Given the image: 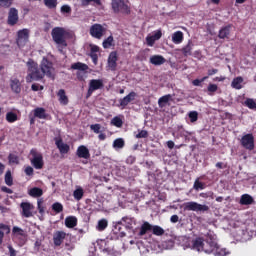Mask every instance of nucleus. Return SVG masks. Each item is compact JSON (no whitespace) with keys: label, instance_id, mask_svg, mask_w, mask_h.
Here are the masks:
<instances>
[{"label":"nucleus","instance_id":"1","mask_svg":"<svg viewBox=\"0 0 256 256\" xmlns=\"http://www.w3.org/2000/svg\"><path fill=\"white\" fill-rule=\"evenodd\" d=\"M26 65L28 67L27 83H31V81H41V79L45 77L43 70H41V67L39 68V64L34 62L33 59H29Z\"/></svg>","mask_w":256,"mask_h":256},{"label":"nucleus","instance_id":"2","mask_svg":"<svg viewBox=\"0 0 256 256\" xmlns=\"http://www.w3.org/2000/svg\"><path fill=\"white\" fill-rule=\"evenodd\" d=\"M65 28L55 27L52 29V39L58 46V50L63 53L65 47H67V40L65 39Z\"/></svg>","mask_w":256,"mask_h":256},{"label":"nucleus","instance_id":"3","mask_svg":"<svg viewBox=\"0 0 256 256\" xmlns=\"http://www.w3.org/2000/svg\"><path fill=\"white\" fill-rule=\"evenodd\" d=\"M217 235L212 231H209L206 234L205 242H204V253H214L215 249H217Z\"/></svg>","mask_w":256,"mask_h":256},{"label":"nucleus","instance_id":"4","mask_svg":"<svg viewBox=\"0 0 256 256\" xmlns=\"http://www.w3.org/2000/svg\"><path fill=\"white\" fill-rule=\"evenodd\" d=\"M30 163L34 169L41 170L45 167V161L43 160V154L37 149L33 148L30 150Z\"/></svg>","mask_w":256,"mask_h":256},{"label":"nucleus","instance_id":"5","mask_svg":"<svg viewBox=\"0 0 256 256\" xmlns=\"http://www.w3.org/2000/svg\"><path fill=\"white\" fill-rule=\"evenodd\" d=\"M40 69L44 76L49 77V79H55V67H53V62L49 61L47 58H43L40 63Z\"/></svg>","mask_w":256,"mask_h":256},{"label":"nucleus","instance_id":"6","mask_svg":"<svg viewBox=\"0 0 256 256\" xmlns=\"http://www.w3.org/2000/svg\"><path fill=\"white\" fill-rule=\"evenodd\" d=\"M111 7L114 13H123L124 15L131 13V8L125 3V0H114Z\"/></svg>","mask_w":256,"mask_h":256},{"label":"nucleus","instance_id":"7","mask_svg":"<svg viewBox=\"0 0 256 256\" xmlns=\"http://www.w3.org/2000/svg\"><path fill=\"white\" fill-rule=\"evenodd\" d=\"M184 211H196L200 213H205L209 211V206L190 201L184 204Z\"/></svg>","mask_w":256,"mask_h":256},{"label":"nucleus","instance_id":"8","mask_svg":"<svg viewBox=\"0 0 256 256\" xmlns=\"http://www.w3.org/2000/svg\"><path fill=\"white\" fill-rule=\"evenodd\" d=\"M107 33V28L103 27L101 24H93L90 27V35L94 39H103V36Z\"/></svg>","mask_w":256,"mask_h":256},{"label":"nucleus","instance_id":"9","mask_svg":"<svg viewBox=\"0 0 256 256\" xmlns=\"http://www.w3.org/2000/svg\"><path fill=\"white\" fill-rule=\"evenodd\" d=\"M240 145H242L244 149H247V151H253V149H255V136H253V134L242 136Z\"/></svg>","mask_w":256,"mask_h":256},{"label":"nucleus","instance_id":"10","mask_svg":"<svg viewBox=\"0 0 256 256\" xmlns=\"http://www.w3.org/2000/svg\"><path fill=\"white\" fill-rule=\"evenodd\" d=\"M104 84L103 81L101 79H92L89 82V88L86 94V99H89V97H91V95H93V93H95V91H98V89H103Z\"/></svg>","mask_w":256,"mask_h":256},{"label":"nucleus","instance_id":"11","mask_svg":"<svg viewBox=\"0 0 256 256\" xmlns=\"http://www.w3.org/2000/svg\"><path fill=\"white\" fill-rule=\"evenodd\" d=\"M29 41V29H22L17 32V39L16 43L18 47H25L27 45V42Z\"/></svg>","mask_w":256,"mask_h":256},{"label":"nucleus","instance_id":"12","mask_svg":"<svg viewBox=\"0 0 256 256\" xmlns=\"http://www.w3.org/2000/svg\"><path fill=\"white\" fill-rule=\"evenodd\" d=\"M20 209L22 217L25 219H29L30 217H33V210L35 209V206L31 204V202H22L20 203Z\"/></svg>","mask_w":256,"mask_h":256},{"label":"nucleus","instance_id":"13","mask_svg":"<svg viewBox=\"0 0 256 256\" xmlns=\"http://www.w3.org/2000/svg\"><path fill=\"white\" fill-rule=\"evenodd\" d=\"M7 23L11 27H14V25L19 23V11L16 8H10Z\"/></svg>","mask_w":256,"mask_h":256},{"label":"nucleus","instance_id":"14","mask_svg":"<svg viewBox=\"0 0 256 256\" xmlns=\"http://www.w3.org/2000/svg\"><path fill=\"white\" fill-rule=\"evenodd\" d=\"M66 237H67V233H65V231H59V230L55 231L53 234L54 247H61Z\"/></svg>","mask_w":256,"mask_h":256},{"label":"nucleus","instance_id":"15","mask_svg":"<svg viewBox=\"0 0 256 256\" xmlns=\"http://www.w3.org/2000/svg\"><path fill=\"white\" fill-rule=\"evenodd\" d=\"M137 98V93L135 91L130 92L128 95H126L124 98H121L119 100V104L121 109H125L129 103L135 101Z\"/></svg>","mask_w":256,"mask_h":256},{"label":"nucleus","instance_id":"16","mask_svg":"<svg viewBox=\"0 0 256 256\" xmlns=\"http://www.w3.org/2000/svg\"><path fill=\"white\" fill-rule=\"evenodd\" d=\"M98 245H100V249L102 250V253L104 255L114 256L115 253H117V251H115V248L113 246H109V244L105 240H101Z\"/></svg>","mask_w":256,"mask_h":256},{"label":"nucleus","instance_id":"17","mask_svg":"<svg viewBox=\"0 0 256 256\" xmlns=\"http://www.w3.org/2000/svg\"><path fill=\"white\" fill-rule=\"evenodd\" d=\"M117 51H113L108 56V67L111 71H117V61H118Z\"/></svg>","mask_w":256,"mask_h":256},{"label":"nucleus","instance_id":"18","mask_svg":"<svg viewBox=\"0 0 256 256\" xmlns=\"http://www.w3.org/2000/svg\"><path fill=\"white\" fill-rule=\"evenodd\" d=\"M163 37V32L161 30H157L152 36L146 37V43L148 47H153L155 45V41H159Z\"/></svg>","mask_w":256,"mask_h":256},{"label":"nucleus","instance_id":"19","mask_svg":"<svg viewBox=\"0 0 256 256\" xmlns=\"http://www.w3.org/2000/svg\"><path fill=\"white\" fill-rule=\"evenodd\" d=\"M55 145L57 149H59V152L61 155H67L69 151L71 150V147L68 144L63 143V139H56Z\"/></svg>","mask_w":256,"mask_h":256},{"label":"nucleus","instance_id":"20","mask_svg":"<svg viewBox=\"0 0 256 256\" xmlns=\"http://www.w3.org/2000/svg\"><path fill=\"white\" fill-rule=\"evenodd\" d=\"M76 155L79 159H89L91 157V153L89 152V148L86 146H79L76 150Z\"/></svg>","mask_w":256,"mask_h":256},{"label":"nucleus","instance_id":"21","mask_svg":"<svg viewBox=\"0 0 256 256\" xmlns=\"http://www.w3.org/2000/svg\"><path fill=\"white\" fill-rule=\"evenodd\" d=\"M233 28V24H228L226 26H223L218 33L219 39H229V36L231 35V29Z\"/></svg>","mask_w":256,"mask_h":256},{"label":"nucleus","instance_id":"22","mask_svg":"<svg viewBox=\"0 0 256 256\" xmlns=\"http://www.w3.org/2000/svg\"><path fill=\"white\" fill-rule=\"evenodd\" d=\"M192 249L195 251H205V239L197 237L192 240Z\"/></svg>","mask_w":256,"mask_h":256},{"label":"nucleus","instance_id":"23","mask_svg":"<svg viewBox=\"0 0 256 256\" xmlns=\"http://www.w3.org/2000/svg\"><path fill=\"white\" fill-rule=\"evenodd\" d=\"M11 233V226L0 223V245H3V239H5V235H9Z\"/></svg>","mask_w":256,"mask_h":256},{"label":"nucleus","instance_id":"24","mask_svg":"<svg viewBox=\"0 0 256 256\" xmlns=\"http://www.w3.org/2000/svg\"><path fill=\"white\" fill-rule=\"evenodd\" d=\"M166 62L167 60L162 55H153L150 57L151 65H155L156 67L160 65H165Z\"/></svg>","mask_w":256,"mask_h":256},{"label":"nucleus","instance_id":"25","mask_svg":"<svg viewBox=\"0 0 256 256\" xmlns=\"http://www.w3.org/2000/svg\"><path fill=\"white\" fill-rule=\"evenodd\" d=\"M10 87L13 93H16L17 95L21 93V82L19 81V79L15 78L10 80Z\"/></svg>","mask_w":256,"mask_h":256},{"label":"nucleus","instance_id":"26","mask_svg":"<svg viewBox=\"0 0 256 256\" xmlns=\"http://www.w3.org/2000/svg\"><path fill=\"white\" fill-rule=\"evenodd\" d=\"M77 223H78V220H77V217L75 216H67L65 218V226L68 229H73L74 227H77Z\"/></svg>","mask_w":256,"mask_h":256},{"label":"nucleus","instance_id":"27","mask_svg":"<svg viewBox=\"0 0 256 256\" xmlns=\"http://www.w3.org/2000/svg\"><path fill=\"white\" fill-rule=\"evenodd\" d=\"M57 95L59 97L58 101L60 105H69V97H67L64 89H60Z\"/></svg>","mask_w":256,"mask_h":256},{"label":"nucleus","instance_id":"28","mask_svg":"<svg viewBox=\"0 0 256 256\" xmlns=\"http://www.w3.org/2000/svg\"><path fill=\"white\" fill-rule=\"evenodd\" d=\"M34 117L37 119H47V112L45 111V108L37 107L33 110Z\"/></svg>","mask_w":256,"mask_h":256},{"label":"nucleus","instance_id":"29","mask_svg":"<svg viewBox=\"0 0 256 256\" xmlns=\"http://www.w3.org/2000/svg\"><path fill=\"white\" fill-rule=\"evenodd\" d=\"M255 200L249 194H243L240 198V205H253Z\"/></svg>","mask_w":256,"mask_h":256},{"label":"nucleus","instance_id":"30","mask_svg":"<svg viewBox=\"0 0 256 256\" xmlns=\"http://www.w3.org/2000/svg\"><path fill=\"white\" fill-rule=\"evenodd\" d=\"M192 51H193V41L189 40L187 45L181 49V53L184 55V57H189L190 55H192Z\"/></svg>","mask_w":256,"mask_h":256},{"label":"nucleus","instance_id":"31","mask_svg":"<svg viewBox=\"0 0 256 256\" xmlns=\"http://www.w3.org/2000/svg\"><path fill=\"white\" fill-rule=\"evenodd\" d=\"M28 195H30V197H33L34 199H37L38 197H42L43 196V189H41L39 187L31 188L28 191Z\"/></svg>","mask_w":256,"mask_h":256},{"label":"nucleus","instance_id":"32","mask_svg":"<svg viewBox=\"0 0 256 256\" xmlns=\"http://www.w3.org/2000/svg\"><path fill=\"white\" fill-rule=\"evenodd\" d=\"M183 39H184V36H183V32L181 31H176L172 35V41L173 43H175V45H179L183 43Z\"/></svg>","mask_w":256,"mask_h":256},{"label":"nucleus","instance_id":"33","mask_svg":"<svg viewBox=\"0 0 256 256\" xmlns=\"http://www.w3.org/2000/svg\"><path fill=\"white\" fill-rule=\"evenodd\" d=\"M152 229H153V226L150 225L149 222H144L140 228V232H139L140 237H143V235H147V232L152 231Z\"/></svg>","mask_w":256,"mask_h":256},{"label":"nucleus","instance_id":"34","mask_svg":"<svg viewBox=\"0 0 256 256\" xmlns=\"http://www.w3.org/2000/svg\"><path fill=\"white\" fill-rule=\"evenodd\" d=\"M71 69H73L74 71H87V69H89V66L81 62H76L71 65Z\"/></svg>","mask_w":256,"mask_h":256},{"label":"nucleus","instance_id":"35","mask_svg":"<svg viewBox=\"0 0 256 256\" xmlns=\"http://www.w3.org/2000/svg\"><path fill=\"white\" fill-rule=\"evenodd\" d=\"M107 227H109V221H107L105 218H102L98 221L96 229L97 231H105Z\"/></svg>","mask_w":256,"mask_h":256},{"label":"nucleus","instance_id":"36","mask_svg":"<svg viewBox=\"0 0 256 256\" xmlns=\"http://www.w3.org/2000/svg\"><path fill=\"white\" fill-rule=\"evenodd\" d=\"M12 235H14V237H25V230H23L22 228H19V226H14L12 228Z\"/></svg>","mask_w":256,"mask_h":256},{"label":"nucleus","instance_id":"37","mask_svg":"<svg viewBox=\"0 0 256 256\" xmlns=\"http://www.w3.org/2000/svg\"><path fill=\"white\" fill-rule=\"evenodd\" d=\"M120 221H122V225L126 227V229H133V218L125 216Z\"/></svg>","mask_w":256,"mask_h":256},{"label":"nucleus","instance_id":"38","mask_svg":"<svg viewBox=\"0 0 256 256\" xmlns=\"http://www.w3.org/2000/svg\"><path fill=\"white\" fill-rule=\"evenodd\" d=\"M206 187H207V185L204 182L199 181V178H197L194 181L193 189L195 191H203V189H205Z\"/></svg>","mask_w":256,"mask_h":256},{"label":"nucleus","instance_id":"39","mask_svg":"<svg viewBox=\"0 0 256 256\" xmlns=\"http://www.w3.org/2000/svg\"><path fill=\"white\" fill-rule=\"evenodd\" d=\"M171 97H172L171 94L160 97L158 100L159 107H165V105H167V103L171 101Z\"/></svg>","mask_w":256,"mask_h":256},{"label":"nucleus","instance_id":"40","mask_svg":"<svg viewBox=\"0 0 256 256\" xmlns=\"http://www.w3.org/2000/svg\"><path fill=\"white\" fill-rule=\"evenodd\" d=\"M241 83H243V77L238 76L236 78L233 79L232 81V87L234 89H242L243 86L241 85Z\"/></svg>","mask_w":256,"mask_h":256},{"label":"nucleus","instance_id":"41","mask_svg":"<svg viewBox=\"0 0 256 256\" xmlns=\"http://www.w3.org/2000/svg\"><path fill=\"white\" fill-rule=\"evenodd\" d=\"M4 181L8 185V187H12L13 175L11 174V170L6 171L5 176H4Z\"/></svg>","mask_w":256,"mask_h":256},{"label":"nucleus","instance_id":"42","mask_svg":"<svg viewBox=\"0 0 256 256\" xmlns=\"http://www.w3.org/2000/svg\"><path fill=\"white\" fill-rule=\"evenodd\" d=\"M152 233L157 237H161V235H165V230L161 226H152Z\"/></svg>","mask_w":256,"mask_h":256},{"label":"nucleus","instance_id":"43","mask_svg":"<svg viewBox=\"0 0 256 256\" xmlns=\"http://www.w3.org/2000/svg\"><path fill=\"white\" fill-rule=\"evenodd\" d=\"M113 147L115 149H123L125 147V140L123 138H117L113 142Z\"/></svg>","mask_w":256,"mask_h":256},{"label":"nucleus","instance_id":"44","mask_svg":"<svg viewBox=\"0 0 256 256\" xmlns=\"http://www.w3.org/2000/svg\"><path fill=\"white\" fill-rule=\"evenodd\" d=\"M19 118L17 116V114L15 112H8L6 114V121L8 123H15V121H17Z\"/></svg>","mask_w":256,"mask_h":256},{"label":"nucleus","instance_id":"45","mask_svg":"<svg viewBox=\"0 0 256 256\" xmlns=\"http://www.w3.org/2000/svg\"><path fill=\"white\" fill-rule=\"evenodd\" d=\"M43 203H44L43 198H39L37 200V209L40 215H45V206H43Z\"/></svg>","mask_w":256,"mask_h":256},{"label":"nucleus","instance_id":"46","mask_svg":"<svg viewBox=\"0 0 256 256\" xmlns=\"http://www.w3.org/2000/svg\"><path fill=\"white\" fill-rule=\"evenodd\" d=\"M102 46L104 49H110V47H113V36L110 35L107 39H105Z\"/></svg>","mask_w":256,"mask_h":256},{"label":"nucleus","instance_id":"47","mask_svg":"<svg viewBox=\"0 0 256 256\" xmlns=\"http://www.w3.org/2000/svg\"><path fill=\"white\" fill-rule=\"evenodd\" d=\"M8 161L10 165H19V156L15 154H9Z\"/></svg>","mask_w":256,"mask_h":256},{"label":"nucleus","instance_id":"48","mask_svg":"<svg viewBox=\"0 0 256 256\" xmlns=\"http://www.w3.org/2000/svg\"><path fill=\"white\" fill-rule=\"evenodd\" d=\"M44 5L48 9H57V0H44Z\"/></svg>","mask_w":256,"mask_h":256},{"label":"nucleus","instance_id":"49","mask_svg":"<svg viewBox=\"0 0 256 256\" xmlns=\"http://www.w3.org/2000/svg\"><path fill=\"white\" fill-rule=\"evenodd\" d=\"M83 195H84V192L82 188L76 189L73 193V197L74 199H76V201H81V199H83Z\"/></svg>","mask_w":256,"mask_h":256},{"label":"nucleus","instance_id":"50","mask_svg":"<svg viewBox=\"0 0 256 256\" xmlns=\"http://www.w3.org/2000/svg\"><path fill=\"white\" fill-rule=\"evenodd\" d=\"M111 124L114 125V127L121 128L123 127V120L119 116H115L112 119Z\"/></svg>","mask_w":256,"mask_h":256},{"label":"nucleus","instance_id":"51","mask_svg":"<svg viewBox=\"0 0 256 256\" xmlns=\"http://www.w3.org/2000/svg\"><path fill=\"white\" fill-rule=\"evenodd\" d=\"M244 105L248 107V109H256L255 100H253L252 98H247L244 102Z\"/></svg>","mask_w":256,"mask_h":256},{"label":"nucleus","instance_id":"52","mask_svg":"<svg viewBox=\"0 0 256 256\" xmlns=\"http://www.w3.org/2000/svg\"><path fill=\"white\" fill-rule=\"evenodd\" d=\"M188 117L191 123H195L199 119V113L197 111H191L189 112Z\"/></svg>","mask_w":256,"mask_h":256},{"label":"nucleus","instance_id":"53","mask_svg":"<svg viewBox=\"0 0 256 256\" xmlns=\"http://www.w3.org/2000/svg\"><path fill=\"white\" fill-rule=\"evenodd\" d=\"M121 225H123V221H118V222H116V224L114 225V229L116 230V231H118V233H120V236L121 237H125V232H123L121 229Z\"/></svg>","mask_w":256,"mask_h":256},{"label":"nucleus","instance_id":"54","mask_svg":"<svg viewBox=\"0 0 256 256\" xmlns=\"http://www.w3.org/2000/svg\"><path fill=\"white\" fill-rule=\"evenodd\" d=\"M213 253H215L217 256H225L227 255V249L221 248L218 245Z\"/></svg>","mask_w":256,"mask_h":256},{"label":"nucleus","instance_id":"55","mask_svg":"<svg viewBox=\"0 0 256 256\" xmlns=\"http://www.w3.org/2000/svg\"><path fill=\"white\" fill-rule=\"evenodd\" d=\"M52 210L55 211V213H61L63 212V204L59 203V202H55L52 205Z\"/></svg>","mask_w":256,"mask_h":256},{"label":"nucleus","instance_id":"56","mask_svg":"<svg viewBox=\"0 0 256 256\" xmlns=\"http://www.w3.org/2000/svg\"><path fill=\"white\" fill-rule=\"evenodd\" d=\"M139 133L136 134V139H147L149 137V132L147 130H138Z\"/></svg>","mask_w":256,"mask_h":256},{"label":"nucleus","instance_id":"57","mask_svg":"<svg viewBox=\"0 0 256 256\" xmlns=\"http://www.w3.org/2000/svg\"><path fill=\"white\" fill-rule=\"evenodd\" d=\"M207 79H209L208 76H204L202 79H195L192 81V85H194V87H201V84L207 81Z\"/></svg>","mask_w":256,"mask_h":256},{"label":"nucleus","instance_id":"58","mask_svg":"<svg viewBox=\"0 0 256 256\" xmlns=\"http://www.w3.org/2000/svg\"><path fill=\"white\" fill-rule=\"evenodd\" d=\"M13 5V0H0V7H4V9H9Z\"/></svg>","mask_w":256,"mask_h":256},{"label":"nucleus","instance_id":"59","mask_svg":"<svg viewBox=\"0 0 256 256\" xmlns=\"http://www.w3.org/2000/svg\"><path fill=\"white\" fill-rule=\"evenodd\" d=\"M90 3H95L96 5H101V0H82V6L87 7Z\"/></svg>","mask_w":256,"mask_h":256},{"label":"nucleus","instance_id":"60","mask_svg":"<svg viewBox=\"0 0 256 256\" xmlns=\"http://www.w3.org/2000/svg\"><path fill=\"white\" fill-rule=\"evenodd\" d=\"M61 13H64L66 15H71V6L69 5H63L61 7Z\"/></svg>","mask_w":256,"mask_h":256},{"label":"nucleus","instance_id":"61","mask_svg":"<svg viewBox=\"0 0 256 256\" xmlns=\"http://www.w3.org/2000/svg\"><path fill=\"white\" fill-rule=\"evenodd\" d=\"M90 129H91L94 133L98 134V133L101 132V124H92V125L90 126Z\"/></svg>","mask_w":256,"mask_h":256},{"label":"nucleus","instance_id":"62","mask_svg":"<svg viewBox=\"0 0 256 256\" xmlns=\"http://www.w3.org/2000/svg\"><path fill=\"white\" fill-rule=\"evenodd\" d=\"M24 173L28 175V177L33 176V173H35V170L31 166H27L24 170Z\"/></svg>","mask_w":256,"mask_h":256},{"label":"nucleus","instance_id":"63","mask_svg":"<svg viewBox=\"0 0 256 256\" xmlns=\"http://www.w3.org/2000/svg\"><path fill=\"white\" fill-rule=\"evenodd\" d=\"M207 89L209 93H215L217 92V89H219V87L217 86V84H209Z\"/></svg>","mask_w":256,"mask_h":256},{"label":"nucleus","instance_id":"64","mask_svg":"<svg viewBox=\"0 0 256 256\" xmlns=\"http://www.w3.org/2000/svg\"><path fill=\"white\" fill-rule=\"evenodd\" d=\"M31 89L32 91H43V86L39 84H32Z\"/></svg>","mask_w":256,"mask_h":256}]
</instances>
